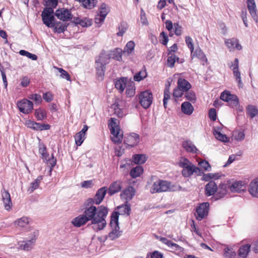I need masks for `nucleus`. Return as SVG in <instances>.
Returning a JSON list of instances; mask_svg holds the SVG:
<instances>
[{
  "label": "nucleus",
  "mask_w": 258,
  "mask_h": 258,
  "mask_svg": "<svg viewBox=\"0 0 258 258\" xmlns=\"http://www.w3.org/2000/svg\"><path fill=\"white\" fill-rule=\"evenodd\" d=\"M143 167L138 165L131 170L130 174L132 178H135L140 176L143 173Z\"/></svg>",
  "instance_id": "f704fd0d"
},
{
  "label": "nucleus",
  "mask_w": 258,
  "mask_h": 258,
  "mask_svg": "<svg viewBox=\"0 0 258 258\" xmlns=\"http://www.w3.org/2000/svg\"><path fill=\"white\" fill-rule=\"evenodd\" d=\"M185 43L187 47L190 49V51H193L194 49V46L192 39L190 36H187L185 37Z\"/></svg>",
  "instance_id": "052dcab7"
},
{
  "label": "nucleus",
  "mask_w": 258,
  "mask_h": 258,
  "mask_svg": "<svg viewBox=\"0 0 258 258\" xmlns=\"http://www.w3.org/2000/svg\"><path fill=\"white\" fill-rule=\"evenodd\" d=\"M248 191L252 197L258 198V178L250 182L249 184Z\"/></svg>",
  "instance_id": "412c9836"
},
{
  "label": "nucleus",
  "mask_w": 258,
  "mask_h": 258,
  "mask_svg": "<svg viewBox=\"0 0 258 258\" xmlns=\"http://www.w3.org/2000/svg\"><path fill=\"white\" fill-rule=\"evenodd\" d=\"M117 119L115 118H111L108 123V127L111 134L113 135L111 140L115 144H119L122 142L123 133L119 128L116 123Z\"/></svg>",
  "instance_id": "7ed1b4c3"
},
{
  "label": "nucleus",
  "mask_w": 258,
  "mask_h": 258,
  "mask_svg": "<svg viewBox=\"0 0 258 258\" xmlns=\"http://www.w3.org/2000/svg\"><path fill=\"white\" fill-rule=\"evenodd\" d=\"M26 124L28 127L35 131L48 130L50 128L48 124H41L31 120H28Z\"/></svg>",
  "instance_id": "4468645a"
},
{
  "label": "nucleus",
  "mask_w": 258,
  "mask_h": 258,
  "mask_svg": "<svg viewBox=\"0 0 258 258\" xmlns=\"http://www.w3.org/2000/svg\"><path fill=\"white\" fill-rule=\"evenodd\" d=\"M199 165L202 168L206 171H209L211 168V166L209 162L206 160H202L199 163Z\"/></svg>",
  "instance_id": "69168bd1"
},
{
  "label": "nucleus",
  "mask_w": 258,
  "mask_h": 258,
  "mask_svg": "<svg viewBox=\"0 0 258 258\" xmlns=\"http://www.w3.org/2000/svg\"><path fill=\"white\" fill-rule=\"evenodd\" d=\"M107 191V187L104 186L99 188L96 192L94 198H88L84 203L85 207L94 206V204L99 205L103 200Z\"/></svg>",
  "instance_id": "20e7f679"
},
{
  "label": "nucleus",
  "mask_w": 258,
  "mask_h": 258,
  "mask_svg": "<svg viewBox=\"0 0 258 258\" xmlns=\"http://www.w3.org/2000/svg\"><path fill=\"white\" fill-rule=\"evenodd\" d=\"M179 60V57L175 55V54H171L168 55L167 58V64L170 68H173L174 66V63L176 61Z\"/></svg>",
  "instance_id": "c03bdc74"
},
{
  "label": "nucleus",
  "mask_w": 258,
  "mask_h": 258,
  "mask_svg": "<svg viewBox=\"0 0 258 258\" xmlns=\"http://www.w3.org/2000/svg\"><path fill=\"white\" fill-rule=\"evenodd\" d=\"M109 12V8L107 7L105 4H102L100 8L99 15L105 18Z\"/></svg>",
  "instance_id": "8fccbe9b"
},
{
  "label": "nucleus",
  "mask_w": 258,
  "mask_h": 258,
  "mask_svg": "<svg viewBox=\"0 0 258 258\" xmlns=\"http://www.w3.org/2000/svg\"><path fill=\"white\" fill-rule=\"evenodd\" d=\"M224 256L225 258H236V253L232 248L226 247L224 249Z\"/></svg>",
  "instance_id": "a19ab883"
},
{
  "label": "nucleus",
  "mask_w": 258,
  "mask_h": 258,
  "mask_svg": "<svg viewBox=\"0 0 258 258\" xmlns=\"http://www.w3.org/2000/svg\"><path fill=\"white\" fill-rule=\"evenodd\" d=\"M29 98L32 100H34L36 103H40L42 102V98L41 95L37 94H31Z\"/></svg>",
  "instance_id": "e2e57ef3"
},
{
  "label": "nucleus",
  "mask_w": 258,
  "mask_h": 258,
  "mask_svg": "<svg viewBox=\"0 0 258 258\" xmlns=\"http://www.w3.org/2000/svg\"><path fill=\"white\" fill-rule=\"evenodd\" d=\"M217 190L218 187L215 181L211 180L205 186V195L208 197L213 196Z\"/></svg>",
  "instance_id": "6ab92c4d"
},
{
  "label": "nucleus",
  "mask_w": 258,
  "mask_h": 258,
  "mask_svg": "<svg viewBox=\"0 0 258 258\" xmlns=\"http://www.w3.org/2000/svg\"><path fill=\"white\" fill-rule=\"evenodd\" d=\"M140 103L145 109L148 108L152 103L153 97L151 92L146 91L139 95Z\"/></svg>",
  "instance_id": "6e6552de"
},
{
  "label": "nucleus",
  "mask_w": 258,
  "mask_h": 258,
  "mask_svg": "<svg viewBox=\"0 0 258 258\" xmlns=\"http://www.w3.org/2000/svg\"><path fill=\"white\" fill-rule=\"evenodd\" d=\"M182 147L186 152L190 153L197 154L199 152L190 140H186L182 142Z\"/></svg>",
  "instance_id": "a211bd4d"
},
{
  "label": "nucleus",
  "mask_w": 258,
  "mask_h": 258,
  "mask_svg": "<svg viewBox=\"0 0 258 258\" xmlns=\"http://www.w3.org/2000/svg\"><path fill=\"white\" fill-rule=\"evenodd\" d=\"M111 107L114 109V114H115L118 117H121L123 116L122 111L119 107L118 104H113V105H112Z\"/></svg>",
  "instance_id": "6e6d98bb"
},
{
  "label": "nucleus",
  "mask_w": 258,
  "mask_h": 258,
  "mask_svg": "<svg viewBox=\"0 0 258 258\" xmlns=\"http://www.w3.org/2000/svg\"><path fill=\"white\" fill-rule=\"evenodd\" d=\"M135 188L132 186H128L122 191L120 196L122 200L128 203V201H131L135 195Z\"/></svg>",
  "instance_id": "ddd939ff"
},
{
  "label": "nucleus",
  "mask_w": 258,
  "mask_h": 258,
  "mask_svg": "<svg viewBox=\"0 0 258 258\" xmlns=\"http://www.w3.org/2000/svg\"><path fill=\"white\" fill-rule=\"evenodd\" d=\"M118 29L119 32L117 33V35L119 36H122L126 30V24L124 22L121 23Z\"/></svg>",
  "instance_id": "13d9d810"
},
{
  "label": "nucleus",
  "mask_w": 258,
  "mask_h": 258,
  "mask_svg": "<svg viewBox=\"0 0 258 258\" xmlns=\"http://www.w3.org/2000/svg\"><path fill=\"white\" fill-rule=\"evenodd\" d=\"M127 79L121 78L115 82V87L120 93H122L127 85Z\"/></svg>",
  "instance_id": "c85d7f7f"
},
{
  "label": "nucleus",
  "mask_w": 258,
  "mask_h": 258,
  "mask_svg": "<svg viewBox=\"0 0 258 258\" xmlns=\"http://www.w3.org/2000/svg\"><path fill=\"white\" fill-rule=\"evenodd\" d=\"M54 15L62 21H69L72 19L73 15L71 10L67 8H59L55 11Z\"/></svg>",
  "instance_id": "1a4fd4ad"
},
{
  "label": "nucleus",
  "mask_w": 258,
  "mask_h": 258,
  "mask_svg": "<svg viewBox=\"0 0 258 258\" xmlns=\"http://www.w3.org/2000/svg\"><path fill=\"white\" fill-rule=\"evenodd\" d=\"M201 172L200 169L195 166L192 163H191V165H188L184 167L181 171L182 175L184 177H190L194 173H196L197 175H200Z\"/></svg>",
  "instance_id": "f8f14e48"
},
{
  "label": "nucleus",
  "mask_w": 258,
  "mask_h": 258,
  "mask_svg": "<svg viewBox=\"0 0 258 258\" xmlns=\"http://www.w3.org/2000/svg\"><path fill=\"white\" fill-rule=\"evenodd\" d=\"M232 98H235V95L231 94L228 91H223L220 95V99L225 102H229Z\"/></svg>",
  "instance_id": "a18cd8bd"
},
{
  "label": "nucleus",
  "mask_w": 258,
  "mask_h": 258,
  "mask_svg": "<svg viewBox=\"0 0 258 258\" xmlns=\"http://www.w3.org/2000/svg\"><path fill=\"white\" fill-rule=\"evenodd\" d=\"M35 115L38 120H42L47 117L45 111L40 108L35 110Z\"/></svg>",
  "instance_id": "79ce46f5"
},
{
  "label": "nucleus",
  "mask_w": 258,
  "mask_h": 258,
  "mask_svg": "<svg viewBox=\"0 0 258 258\" xmlns=\"http://www.w3.org/2000/svg\"><path fill=\"white\" fill-rule=\"evenodd\" d=\"M108 213V209L103 205L86 207L83 214L78 216L72 221L73 225L80 227L91 221L92 228L96 232L103 230L106 226L105 220Z\"/></svg>",
  "instance_id": "f257e3e1"
},
{
  "label": "nucleus",
  "mask_w": 258,
  "mask_h": 258,
  "mask_svg": "<svg viewBox=\"0 0 258 258\" xmlns=\"http://www.w3.org/2000/svg\"><path fill=\"white\" fill-rule=\"evenodd\" d=\"M168 190L172 191L179 190L186 191V189H185V188L182 189V187L179 185H171V182H170V187L168 189Z\"/></svg>",
  "instance_id": "0e129e2a"
},
{
  "label": "nucleus",
  "mask_w": 258,
  "mask_h": 258,
  "mask_svg": "<svg viewBox=\"0 0 258 258\" xmlns=\"http://www.w3.org/2000/svg\"><path fill=\"white\" fill-rule=\"evenodd\" d=\"M226 46L230 49L236 48L237 50L242 49L241 45L238 43L237 39L235 38L228 39L225 41Z\"/></svg>",
  "instance_id": "393cba45"
},
{
  "label": "nucleus",
  "mask_w": 258,
  "mask_h": 258,
  "mask_svg": "<svg viewBox=\"0 0 258 258\" xmlns=\"http://www.w3.org/2000/svg\"><path fill=\"white\" fill-rule=\"evenodd\" d=\"M116 209L119 211L118 212L119 215L126 214L129 216L131 213V205L127 202H125L124 204L118 206Z\"/></svg>",
  "instance_id": "cd10ccee"
},
{
  "label": "nucleus",
  "mask_w": 258,
  "mask_h": 258,
  "mask_svg": "<svg viewBox=\"0 0 258 258\" xmlns=\"http://www.w3.org/2000/svg\"><path fill=\"white\" fill-rule=\"evenodd\" d=\"M125 88L126 95L129 97L133 96L135 93V87L134 82H130Z\"/></svg>",
  "instance_id": "ea45409f"
},
{
  "label": "nucleus",
  "mask_w": 258,
  "mask_h": 258,
  "mask_svg": "<svg viewBox=\"0 0 258 258\" xmlns=\"http://www.w3.org/2000/svg\"><path fill=\"white\" fill-rule=\"evenodd\" d=\"M112 231L108 234V237L112 240L117 238L121 235V231H119V227L118 228L112 227Z\"/></svg>",
  "instance_id": "4c0bfd02"
},
{
  "label": "nucleus",
  "mask_w": 258,
  "mask_h": 258,
  "mask_svg": "<svg viewBox=\"0 0 258 258\" xmlns=\"http://www.w3.org/2000/svg\"><path fill=\"white\" fill-rule=\"evenodd\" d=\"M42 179V176H39L33 182L31 183L30 187L28 188L27 190L29 194L32 193L35 189L38 188Z\"/></svg>",
  "instance_id": "473e14b6"
},
{
  "label": "nucleus",
  "mask_w": 258,
  "mask_h": 258,
  "mask_svg": "<svg viewBox=\"0 0 258 258\" xmlns=\"http://www.w3.org/2000/svg\"><path fill=\"white\" fill-rule=\"evenodd\" d=\"M168 247H171L172 249L176 250H180L182 249V248L177 244L176 243L172 242L171 240H168L167 242L166 243Z\"/></svg>",
  "instance_id": "bf43d9fd"
},
{
  "label": "nucleus",
  "mask_w": 258,
  "mask_h": 258,
  "mask_svg": "<svg viewBox=\"0 0 258 258\" xmlns=\"http://www.w3.org/2000/svg\"><path fill=\"white\" fill-rule=\"evenodd\" d=\"M177 87L183 92H187L191 88V86L187 80L180 78L177 81Z\"/></svg>",
  "instance_id": "bb28decb"
},
{
  "label": "nucleus",
  "mask_w": 258,
  "mask_h": 258,
  "mask_svg": "<svg viewBox=\"0 0 258 258\" xmlns=\"http://www.w3.org/2000/svg\"><path fill=\"white\" fill-rule=\"evenodd\" d=\"M147 157L145 154H135L132 157V161L136 164H142L145 163Z\"/></svg>",
  "instance_id": "2f4dec72"
},
{
  "label": "nucleus",
  "mask_w": 258,
  "mask_h": 258,
  "mask_svg": "<svg viewBox=\"0 0 258 258\" xmlns=\"http://www.w3.org/2000/svg\"><path fill=\"white\" fill-rule=\"evenodd\" d=\"M190 52L192 58L197 57L203 61L207 60L205 55L201 49H197L195 51L193 50V51H190Z\"/></svg>",
  "instance_id": "c9c22d12"
},
{
  "label": "nucleus",
  "mask_w": 258,
  "mask_h": 258,
  "mask_svg": "<svg viewBox=\"0 0 258 258\" xmlns=\"http://www.w3.org/2000/svg\"><path fill=\"white\" fill-rule=\"evenodd\" d=\"M85 136L78 133L75 136L76 144L77 146H80L83 143Z\"/></svg>",
  "instance_id": "5fc2aeb1"
},
{
  "label": "nucleus",
  "mask_w": 258,
  "mask_h": 258,
  "mask_svg": "<svg viewBox=\"0 0 258 258\" xmlns=\"http://www.w3.org/2000/svg\"><path fill=\"white\" fill-rule=\"evenodd\" d=\"M235 98H231V99L228 102L230 106L232 108L237 107L239 106V99L236 95H235Z\"/></svg>",
  "instance_id": "774afa93"
},
{
  "label": "nucleus",
  "mask_w": 258,
  "mask_h": 258,
  "mask_svg": "<svg viewBox=\"0 0 258 258\" xmlns=\"http://www.w3.org/2000/svg\"><path fill=\"white\" fill-rule=\"evenodd\" d=\"M38 235V231L37 230L34 231L31 234V239L30 240L23 241V243H22L20 245V248L26 251L31 250L35 243L36 237Z\"/></svg>",
  "instance_id": "9b49d317"
},
{
  "label": "nucleus",
  "mask_w": 258,
  "mask_h": 258,
  "mask_svg": "<svg viewBox=\"0 0 258 258\" xmlns=\"http://www.w3.org/2000/svg\"><path fill=\"white\" fill-rule=\"evenodd\" d=\"M247 5L250 15L257 22L256 9L254 0H247Z\"/></svg>",
  "instance_id": "b1692460"
},
{
  "label": "nucleus",
  "mask_w": 258,
  "mask_h": 258,
  "mask_svg": "<svg viewBox=\"0 0 258 258\" xmlns=\"http://www.w3.org/2000/svg\"><path fill=\"white\" fill-rule=\"evenodd\" d=\"M191 163L187 158L181 157L179 161L178 165L183 168L188 165H191Z\"/></svg>",
  "instance_id": "864d4df0"
},
{
  "label": "nucleus",
  "mask_w": 258,
  "mask_h": 258,
  "mask_svg": "<svg viewBox=\"0 0 258 258\" xmlns=\"http://www.w3.org/2000/svg\"><path fill=\"white\" fill-rule=\"evenodd\" d=\"M54 12L52 8H45L41 13L42 20L47 27L51 28L55 25Z\"/></svg>",
  "instance_id": "39448f33"
},
{
  "label": "nucleus",
  "mask_w": 258,
  "mask_h": 258,
  "mask_svg": "<svg viewBox=\"0 0 258 258\" xmlns=\"http://www.w3.org/2000/svg\"><path fill=\"white\" fill-rule=\"evenodd\" d=\"M181 109L182 112L186 115H190L194 111V107L188 102H184L181 105Z\"/></svg>",
  "instance_id": "c756f323"
},
{
  "label": "nucleus",
  "mask_w": 258,
  "mask_h": 258,
  "mask_svg": "<svg viewBox=\"0 0 258 258\" xmlns=\"http://www.w3.org/2000/svg\"><path fill=\"white\" fill-rule=\"evenodd\" d=\"M29 223L28 219L26 217H23L15 222V224L21 227H25Z\"/></svg>",
  "instance_id": "37998d69"
},
{
  "label": "nucleus",
  "mask_w": 258,
  "mask_h": 258,
  "mask_svg": "<svg viewBox=\"0 0 258 258\" xmlns=\"http://www.w3.org/2000/svg\"><path fill=\"white\" fill-rule=\"evenodd\" d=\"M170 98L169 87H166L164 92L163 105L164 108H167L168 100Z\"/></svg>",
  "instance_id": "3c124183"
},
{
  "label": "nucleus",
  "mask_w": 258,
  "mask_h": 258,
  "mask_svg": "<svg viewBox=\"0 0 258 258\" xmlns=\"http://www.w3.org/2000/svg\"><path fill=\"white\" fill-rule=\"evenodd\" d=\"M251 245L246 244L240 246L238 251V258H246L250 250Z\"/></svg>",
  "instance_id": "4be33fe9"
},
{
  "label": "nucleus",
  "mask_w": 258,
  "mask_h": 258,
  "mask_svg": "<svg viewBox=\"0 0 258 258\" xmlns=\"http://www.w3.org/2000/svg\"><path fill=\"white\" fill-rule=\"evenodd\" d=\"M246 110L247 115L251 118L258 116V109L254 105H248L246 108Z\"/></svg>",
  "instance_id": "72a5a7b5"
},
{
  "label": "nucleus",
  "mask_w": 258,
  "mask_h": 258,
  "mask_svg": "<svg viewBox=\"0 0 258 258\" xmlns=\"http://www.w3.org/2000/svg\"><path fill=\"white\" fill-rule=\"evenodd\" d=\"M185 96L187 100L192 102H194L196 100V94L192 91L186 92Z\"/></svg>",
  "instance_id": "4d7b16f0"
},
{
  "label": "nucleus",
  "mask_w": 258,
  "mask_h": 258,
  "mask_svg": "<svg viewBox=\"0 0 258 258\" xmlns=\"http://www.w3.org/2000/svg\"><path fill=\"white\" fill-rule=\"evenodd\" d=\"M210 204L208 202L200 204L196 208L195 216L199 221H201L206 217L209 213Z\"/></svg>",
  "instance_id": "0eeeda50"
},
{
  "label": "nucleus",
  "mask_w": 258,
  "mask_h": 258,
  "mask_svg": "<svg viewBox=\"0 0 258 258\" xmlns=\"http://www.w3.org/2000/svg\"><path fill=\"white\" fill-rule=\"evenodd\" d=\"M140 142V136L138 134L132 133L127 138L125 137L124 143L130 147H134Z\"/></svg>",
  "instance_id": "dca6fc26"
},
{
  "label": "nucleus",
  "mask_w": 258,
  "mask_h": 258,
  "mask_svg": "<svg viewBox=\"0 0 258 258\" xmlns=\"http://www.w3.org/2000/svg\"><path fill=\"white\" fill-rule=\"evenodd\" d=\"M227 188H228L227 182L226 183H221L218 189L217 193L213 197L214 200L216 201L223 198L227 194Z\"/></svg>",
  "instance_id": "aec40b11"
},
{
  "label": "nucleus",
  "mask_w": 258,
  "mask_h": 258,
  "mask_svg": "<svg viewBox=\"0 0 258 258\" xmlns=\"http://www.w3.org/2000/svg\"><path fill=\"white\" fill-rule=\"evenodd\" d=\"M41 157L44 162H47L50 165V170H51L56 163V159L54 158L53 154H52L50 157L49 154L46 152L44 154L41 155Z\"/></svg>",
  "instance_id": "a878e982"
},
{
  "label": "nucleus",
  "mask_w": 258,
  "mask_h": 258,
  "mask_svg": "<svg viewBox=\"0 0 258 258\" xmlns=\"http://www.w3.org/2000/svg\"><path fill=\"white\" fill-rule=\"evenodd\" d=\"M147 75V73L145 70H141L138 73H136L134 76V80L135 81L139 82L145 79Z\"/></svg>",
  "instance_id": "49530a36"
},
{
  "label": "nucleus",
  "mask_w": 258,
  "mask_h": 258,
  "mask_svg": "<svg viewBox=\"0 0 258 258\" xmlns=\"http://www.w3.org/2000/svg\"><path fill=\"white\" fill-rule=\"evenodd\" d=\"M125 55L123 53L121 49L117 48L111 54H109L105 51H102L96 58L95 68L96 74L98 77L102 79L106 71V66L109 63L111 57L118 61L122 60V55Z\"/></svg>",
  "instance_id": "f03ea898"
},
{
  "label": "nucleus",
  "mask_w": 258,
  "mask_h": 258,
  "mask_svg": "<svg viewBox=\"0 0 258 258\" xmlns=\"http://www.w3.org/2000/svg\"><path fill=\"white\" fill-rule=\"evenodd\" d=\"M2 196L5 209L7 211H10L12 206V202L10 193L8 190L4 189V190L2 191Z\"/></svg>",
  "instance_id": "f3484780"
},
{
  "label": "nucleus",
  "mask_w": 258,
  "mask_h": 258,
  "mask_svg": "<svg viewBox=\"0 0 258 258\" xmlns=\"http://www.w3.org/2000/svg\"><path fill=\"white\" fill-rule=\"evenodd\" d=\"M19 53L21 55L26 56L33 60H36L37 59V56L36 55L31 53L24 50H21L19 51Z\"/></svg>",
  "instance_id": "603ef678"
},
{
  "label": "nucleus",
  "mask_w": 258,
  "mask_h": 258,
  "mask_svg": "<svg viewBox=\"0 0 258 258\" xmlns=\"http://www.w3.org/2000/svg\"><path fill=\"white\" fill-rule=\"evenodd\" d=\"M119 213L117 211H114L112 213L110 217V226L111 228H118V218Z\"/></svg>",
  "instance_id": "7c9ffc66"
},
{
  "label": "nucleus",
  "mask_w": 258,
  "mask_h": 258,
  "mask_svg": "<svg viewBox=\"0 0 258 258\" xmlns=\"http://www.w3.org/2000/svg\"><path fill=\"white\" fill-rule=\"evenodd\" d=\"M17 106L20 111L25 114H28L31 112L33 108V102L26 99L19 101Z\"/></svg>",
  "instance_id": "9d476101"
},
{
  "label": "nucleus",
  "mask_w": 258,
  "mask_h": 258,
  "mask_svg": "<svg viewBox=\"0 0 258 258\" xmlns=\"http://www.w3.org/2000/svg\"><path fill=\"white\" fill-rule=\"evenodd\" d=\"M58 72L60 73V77L62 78L66 79L67 80H70V77L68 73L62 68H57Z\"/></svg>",
  "instance_id": "338daca9"
},
{
  "label": "nucleus",
  "mask_w": 258,
  "mask_h": 258,
  "mask_svg": "<svg viewBox=\"0 0 258 258\" xmlns=\"http://www.w3.org/2000/svg\"><path fill=\"white\" fill-rule=\"evenodd\" d=\"M68 25L61 23L60 22L55 23V25L53 28L54 31L58 33H63L67 30Z\"/></svg>",
  "instance_id": "58836bf2"
},
{
  "label": "nucleus",
  "mask_w": 258,
  "mask_h": 258,
  "mask_svg": "<svg viewBox=\"0 0 258 258\" xmlns=\"http://www.w3.org/2000/svg\"><path fill=\"white\" fill-rule=\"evenodd\" d=\"M232 71L235 80L238 83V87L242 88L243 87V83L241 81L240 72L239 71L238 69H237V70H232Z\"/></svg>",
  "instance_id": "de8ad7c7"
},
{
  "label": "nucleus",
  "mask_w": 258,
  "mask_h": 258,
  "mask_svg": "<svg viewBox=\"0 0 258 258\" xmlns=\"http://www.w3.org/2000/svg\"><path fill=\"white\" fill-rule=\"evenodd\" d=\"M245 134L243 131H239L235 132V139L236 141H241L244 140Z\"/></svg>",
  "instance_id": "680f3d73"
},
{
  "label": "nucleus",
  "mask_w": 258,
  "mask_h": 258,
  "mask_svg": "<svg viewBox=\"0 0 258 258\" xmlns=\"http://www.w3.org/2000/svg\"><path fill=\"white\" fill-rule=\"evenodd\" d=\"M122 183L123 182L121 180H118L113 182L108 188V194L110 196H112L120 191L122 188Z\"/></svg>",
  "instance_id": "2eb2a0df"
},
{
  "label": "nucleus",
  "mask_w": 258,
  "mask_h": 258,
  "mask_svg": "<svg viewBox=\"0 0 258 258\" xmlns=\"http://www.w3.org/2000/svg\"><path fill=\"white\" fill-rule=\"evenodd\" d=\"M214 135L216 138L220 141L225 143L228 142V139L226 135L222 134L220 132L215 131L214 132Z\"/></svg>",
  "instance_id": "09e8293b"
},
{
  "label": "nucleus",
  "mask_w": 258,
  "mask_h": 258,
  "mask_svg": "<svg viewBox=\"0 0 258 258\" xmlns=\"http://www.w3.org/2000/svg\"><path fill=\"white\" fill-rule=\"evenodd\" d=\"M170 182L161 179H158L153 184L150 191L152 194L165 192L168 190Z\"/></svg>",
  "instance_id": "423d86ee"
},
{
  "label": "nucleus",
  "mask_w": 258,
  "mask_h": 258,
  "mask_svg": "<svg viewBox=\"0 0 258 258\" xmlns=\"http://www.w3.org/2000/svg\"><path fill=\"white\" fill-rule=\"evenodd\" d=\"M228 188L231 192H240L244 189L242 188L243 185L242 181H235L232 183L227 182Z\"/></svg>",
  "instance_id": "5701e85b"
},
{
  "label": "nucleus",
  "mask_w": 258,
  "mask_h": 258,
  "mask_svg": "<svg viewBox=\"0 0 258 258\" xmlns=\"http://www.w3.org/2000/svg\"><path fill=\"white\" fill-rule=\"evenodd\" d=\"M135 46V44L134 41H130L128 42L125 46L123 50H122L123 53L128 55L134 50Z\"/></svg>",
  "instance_id": "e433bc0d"
}]
</instances>
